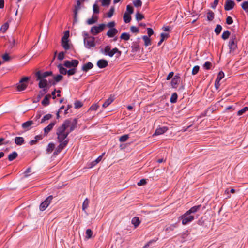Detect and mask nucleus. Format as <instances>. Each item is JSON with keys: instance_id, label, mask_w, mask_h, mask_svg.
<instances>
[{"instance_id": "6e6d98bb", "label": "nucleus", "mask_w": 248, "mask_h": 248, "mask_svg": "<svg viewBox=\"0 0 248 248\" xmlns=\"http://www.w3.org/2000/svg\"><path fill=\"white\" fill-rule=\"evenodd\" d=\"M63 78L62 76L61 75H58L57 76L54 77V79L55 82H58L61 81Z\"/></svg>"}, {"instance_id": "393cba45", "label": "nucleus", "mask_w": 248, "mask_h": 248, "mask_svg": "<svg viewBox=\"0 0 248 248\" xmlns=\"http://www.w3.org/2000/svg\"><path fill=\"white\" fill-rule=\"evenodd\" d=\"M62 46L65 50H68L70 48L69 44L68 43V40L62 39L61 42Z\"/></svg>"}, {"instance_id": "c756f323", "label": "nucleus", "mask_w": 248, "mask_h": 248, "mask_svg": "<svg viewBox=\"0 0 248 248\" xmlns=\"http://www.w3.org/2000/svg\"><path fill=\"white\" fill-rule=\"evenodd\" d=\"M17 153L16 151H14L8 155V160L11 161L15 159V158H16L17 157Z\"/></svg>"}, {"instance_id": "603ef678", "label": "nucleus", "mask_w": 248, "mask_h": 248, "mask_svg": "<svg viewBox=\"0 0 248 248\" xmlns=\"http://www.w3.org/2000/svg\"><path fill=\"white\" fill-rule=\"evenodd\" d=\"M133 4L135 7H140L142 5V2L140 0H136L133 2Z\"/></svg>"}, {"instance_id": "cd10ccee", "label": "nucleus", "mask_w": 248, "mask_h": 248, "mask_svg": "<svg viewBox=\"0 0 248 248\" xmlns=\"http://www.w3.org/2000/svg\"><path fill=\"white\" fill-rule=\"evenodd\" d=\"M55 148V144L53 143H50L48 144L46 149V152L47 154L51 153Z\"/></svg>"}, {"instance_id": "473e14b6", "label": "nucleus", "mask_w": 248, "mask_h": 248, "mask_svg": "<svg viewBox=\"0 0 248 248\" xmlns=\"http://www.w3.org/2000/svg\"><path fill=\"white\" fill-rule=\"evenodd\" d=\"M207 19L209 21H212L214 18V13L212 11H209L207 13Z\"/></svg>"}, {"instance_id": "2f4dec72", "label": "nucleus", "mask_w": 248, "mask_h": 248, "mask_svg": "<svg viewBox=\"0 0 248 248\" xmlns=\"http://www.w3.org/2000/svg\"><path fill=\"white\" fill-rule=\"evenodd\" d=\"M142 38L144 41V45L146 46H148L151 45V39L149 37L144 35L142 37Z\"/></svg>"}, {"instance_id": "2eb2a0df", "label": "nucleus", "mask_w": 248, "mask_h": 248, "mask_svg": "<svg viewBox=\"0 0 248 248\" xmlns=\"http://www.w3.org/2000/svg\"><path fill=\"white\" fill-rule=\"evenodd\" d=\"M108 62L107 60L101 59L98 61L97 65L100 68H103L108 66Z\"/></svg>"}, {"instance_id": "c03bdc74", "label": "nucleus", "mask_w": 248, "mask_h": 248, "mask_svg": "<svg viewBox=\"0 0 248 248\" xmlns=\"http://www.w3.org/2000/svg\"><path fill=\"white\" fill-rule=\"evenodd\" d=\"M224 77V74L222 71H220L217 76L216 80L217 81H220Z\"/></svg>"}, {"instance_id": "7c9ffc66", "label": "nucleus", "mask_w": 248, "mask_h": 248, "mask_svg": "<svg viewBox=\"0 0 248 248\" xmlns=\"http://www.w3.org/2000/svg\"><path fill=\"white\" fill-rule=\"evenodd\" d=\"M123 18L124 21L126 23L130 22L131 19V16L127 12L124 14Z\"/></svg>"}, {"instance_id": "6e6552de", "label": "nucleus", "mask_w": 248, "mask_h": 248, "mask_svg": "<svg viewBox=\"0 0 248 248\" xmlns=\"http://www.w3.org/2000/svg\"><path fill=\"white\" fill-rule=\"evenodd\" d=\"M106 25L104 24H101L98 26H93L91 29V32L93 35H95L101 32L105 28Z\"/></svg>"}, {"instance_id": "680f3d73", "label": "nucleus", "mask_w": 248, "mask_h": 248, "mask_svg": "<svg viewBox=\"0 0 248 248\" xmlns=\"http://www.w3.org/2000/svg\"><path fill=\"white\" fill-rule=\"evenodd\" d=\"M233 23V19L231 16H228L226 18V23L230 25Z\"/></svg>"}, {"instance_id": "864d4df0", "label": "nucleus", "mask_w": 248, "mask_h": 248, "mask_svg": "<svg viewBox=\"0 0 248 248\" xmlns=\"http://www.w3.org/2000/svg\"><path fill=\"white\" fill-rule=\"evenodd\" d=\"M74 105H75V108H78L81 107L82 106L83 104L81 102H80L79 101H78L75 102V103H74Z\"/></svg>"}, {"instance_id": "c85d7f7f", "label": "nucleus", "mask_w": 248, "mask_h": 248, "mask_svg": "<svg viewBox=\"0 0 248 248\" xmlns=\"http://www.w3.org/2000/svg\"><path fill=\"white\" fill-rule=\"evenodd\" d=\"M201 207V205L193 206L191 207L188 211H187V212L190 214L191 213H195L200 209Z\"/></svg>"}, {"instance_id": "69168bd1", "label": "nucleus", "mask_w": 248, "mask_h": 248, "mask_svg": "<svg viewBox=\"0 0 248 248\" xmlns=\"http://www.w3.org/2000/svg\"><path fill=\"white\" fill-rule=\"evenodd\" d=\"M130 31L133 33H137L139 32L138 28L135 26H131L130 28Z\"/></svg>"}, {"instance_id": "e2e57ef3", "label": "nucleus", "mask_w": 248, "mask_h": 248, "mask_svg": "<svg viewBox=\"0 0 248 248\" xmlns=\"http://www.w3.org/2000/svg\"><path fill=\"white\" fill-rule=\"evenodd\" d=\"M126 11L129 14H132L133 12V9L132 7L130 5H127L126 7Z\"/></svg>"}, {"instance_id": "a18cd8bd", "label": "nucleus", "mask_w": 248, "mask_h": 248, "mask_svg": "<svg viewBox=\"0 0 248 248\" xmlns=\"http://www.w3.org/2000/svg\"><path fill=\"white\" fill-rule=\"evenodd\" d=\"M97 21V18L94 19L93 17L88 19L87 21V23L89 25H92L95 23Z\"/></svg>"}, {"instance_id": "aec40b11", "label": "nucleus", "mask_w": 248, "mask_h": 248, "mask_svg": "<svg viewBox=\"0 0 248 248\" xmlns=\"http://www.w3.org/2000/svg\"><path fill=\"white\" fill-rule=\"evenodd\" d=\"M140 221L139 218L137 217H134L131 220V223L134 225V227L137 228L140 223Z\"/></svg>"}, {"instance_id": "0e129e2a", "label": "nucleus", "mask_w": 248, "mask_h": 248, "mask_svg": "<svg viewBox=\"0 0 248 248\" xmlns=\"http://www.w3.org/2000/svg\"><path fill=\"white\" fill-rule=\"evenodd\" d=\"M69 35V31H66L65 32L64 36L62 37V39L63 40H67Z\"/></svg>"}, {"instance_id": "f704fd0d", "label": "nucleus", "mask_w": 248, "mask_h": 248, "mask_svg": "<svg viewBox=\"0 0 248 248\" xmlns=\"http://www.w3.org/2000/svg\"><path fill=\"white\" fill-rule=\"evenodd\" d=\"M120 38L122 39H123V40H128L130 38V35L127 33H126V32H124V33H123L121 36H120Z\"/></svg>"}, {"instance_id": "09e8293b", "label": "nucleus", "mask_w": 248, "mask_h": 248, "mask_svg": "<svg viewBox=\"0 0 248 248\" xmlns=\"http://www.w3.org/2000/svg\"><path fill=\"white\" fill-rule=\"evenodd\" d=\"M211 65H212V64H211V63L210 62L207 61L204 64L203 66L204 68L208 70V69H210Z\"/></svg>"}, {"instance_id": "a878e982", "label": "nucleus", "mask_w": 248, "mask_h": 248, "mask_svg": "<svg viewBox=\"0 0 248 248\" xmlns=\"http://www.w3.org/2000/svg\"><path fill=\"white\" fill-rule=\"evenodd\" d=\"M89 204V200L88 198H86L85 200L84 201L82 206V210L86 213V210L88 208Z\"/></svg>"}, {"instance_id": "f8f14e48", "label": "nucleus", "mask_w": 248, "mask_h": 248, "mask_svg": "<svg viewBox=\"0 0 248 248\" xmlns=\"http://www.w3.org/2000/svg\"><path fill=\"white\" fill-rule=\"evenodd\" d=\"M60 143L59 145L57 147L56 151L54 152V154L57 155L60 153L68 144L67 140L64 142H59Z\"/></svg>"}, {"instance_id": "ddd939ff", "label": "nucleus", "mask_w": 248, "mask_h": 248, "mask_svg": "<svg viewBox=\"0 0 248 248\" xmlns=\"http://www.w3.org/2000/svg\"><path fill=\"white\" fill-rule=\"evenodd\" d=\"M234 2L232 0H227L225 2L224 6V9L226 11H229L232 10L234 6Z\"/></svg>"}, {"instance_id": "423d86ee", "label": "nucleus", "mask_w": 248, "mask_h": 248, "mask_svg": "<svg viewBox=\"0 0 248 248\" xmlns=\"http://www.w3.org/2000/svg\"><path fill=\"white\" fill-rule=\"evenodd\" d=\"M181 218L182 219V224L183 225H186L194 219V217L190 215V214L187 211L182 215Z\"/></svg>"}, {"instance_id": "0eeeda50", "label": "nucleus", "mask_w": 248, "mask_h": 248, "mask_svg": "<svg viewBox=\"0 0 248 248\" xmlns=\"http://www.w3.org/2000/svg\"><path fill=\"white\" fill-rule=\"evenodd\" d=\"M29 79L28 77H25L20 80L19 83L17 85V89L18 91H23L27 88V84L25 82H27Z\"/></svg>"}, {"instance_id": "4c0bfd02", "label": "nucleus", "mask_w": 248, "mask_h": 248, "mask_svg": "<svg viewBox=\"0 0 248 248\" xmlns=\"http://www.w3.org/2000/svg\"><path fill=\"white\" fill-rule=\"evenodd\" d=\"M9 28V23L8 22L5 23L0 28V30L3 32H5Z\"/></svg>"}, {"instance_id": "49530a36", "label": "nucleus", "mask_w": 248, "mask_h": 248, "mask_svg": "<svg viewBox=\"0 0 248 248\" xmlns=\"http://www.w3.org/2000/svg\"><path fill=\"white\" fill-rule=\"evenodd\" d=\"M242 8L246 12L248 11V1L242 3Z\"/></svg>"}, {"instance_id": "a19ab883", "label": "nucleus", "mask_w": 248, "mask_h": 248, "mask_svg": "<svg viewBox=\"0 0 248 248\" xmlns=\"http://www.w3.org/2000/svg\"><path fill=\"white\" fill-rule=\"evenodd\" d=\"M248 110V107H245L239 110L237 112V115L240 116L246 112Z\"/></svg>"}, {"instance_id": "9d476101", "label": "nucleus", "mask_w": 248, "mask_h": 248, "mask_svg": "<svg viewBox=\"0 0 248 248\" xmlns=\"http://www.w3.org/2000/svg\"><path fill=\"white\" fill-rule=\"evenodd\" d=\"M53 199L52 196H48L40 205V210L41 211H44L50 204Z\"/></svg>"}, {"instance_id": "052dcab7", "label": "nucleus", "mask_w": 248, "mask_h": 248, "mask_svg": "<svg viewBox=\"0 0 248 248\" xmlns=\"http://www.w3.org/2000/svg\"><path fill=\"white\" fill-rule=\"evenodd\" d=\"M111 0H103L102 5L103 6H108L110 4Z\"/></svg>"}, {"instance_id": "6ab92c4d", "label": "nucleus", "mask_w": 248, "mask_h": 248, "mask_svg": "<svg viewBox=\"0 0 248 248\" xmlns=\"http://www.w3.org/2000/svg\"><path fill=\"white\" fill-rule=\"evenodd\" d=\"M93 64L91 62H88L86 64L83 65L82 70L84 71L87 72L89 70L92 69L93 67Z\"/></svg>"}, {"instance_id": "8fccbe9b", "label": "nucleus", "mask_w": 248, "mask_h": 248, "mask_svg": "<svg viewBox=\"0 0 248 248\" xmlns=\"http://www.w3.org/2000/svg\"><path fill=\"white\" fill-rule=\"evenodd\" d=\"M114 12V8L113 7H111L108 13V17L109 18L111 17L113 15Z\"/></svg>"}, {"instance_id": "dca6fc26", "label": "nucleus", "mask_w": 248, "mask_h": 248, "mask_svg": "<svg viewBox=\"0 0 248 248\" xmlns=\"http://www.w3.org/2000/svg\"><path fill=\"white\" fill-rule=\"evenodd\" d=\"M56 122L54 121L49 124L44 128V133L45 135L47 134L56 124Z\"/></svg>"}, {"instance_id": "72a5a7b5", "label": "nucleus", "mask_w": 248, "mask_h": 248, "mask_svg": "<svg viewBox=\"0 0 248 248\" xmlns=\"http://www.w3.org/2000/svg\"><path fill=\"white\" fill-rule=\"evenodd\" d=\"M177 97H178V96H177V93H173L171 95V96L170 97V102L172 103H174L176 102Z\"/></svg>"}, {"instance_id": "774afa93", "label": "nucleus", "mask_w": 248, "mask_h": 248, "mask_svg": "<svg viewBox=\"0 0 248 248\" xmlns=\"http://www.w3.org/2000/svg\"><path fill=\"white\" fill-rule=\"evenodd\" d=\"M115 23L114 21H111V22H109L107 25V26L109 27V28H114L113 27L115 26Z\"/></svg>"}, {"instance_id": "f3484780", "label": "nucleus", "mask_w": 248, "mask_h": 248, "mask_svg": "<svg viewBox=\"0 0 248 248\" xmlns=\"http://www.w3.org/2000/svg\"><path fill=\"white\" fill-rule=\"evenodd\" d=\"M118 33V31L115 28H111L109 29L107 33V35L110 38L113 37Z\"/></svg>"}, {"instance_id": "a211bd4d", "label": "nucleus", "mask_w": 248, "mask_h": 248, "mask_svg": "<svg viewBox=\"0 0 248 248\" xmlns=\"http://www.w3.org/2000/svg\"><path fill=\"white\" fill-rule=\"evenodd\" d=\"M51 98V95L48 94L46 95L44 99L42 101V104L44 106H46L48 105L49 104V99Z\"/></svg>"}, {"instance_id": "ea45409f", "label": "nucleus", "mask_w": 248, "mask_h": 248, "mask_svg": "<svg viewBox=\"0 0 248 248\" xmlns=\"http://www.w3.org/2000/svg\"><path fill=\"white\" fill-rule=\"evenodd\" d=\"M51 117H52L51 114H46L45 116H44L43 117V118L42 119L41 123H43L45 122L46 121L49 120L51 118Z\"/></svg>"}, {"instance_id": "4d7b16f0", "label": "nucleus", "mask_w": 248, "mask_h": 248, "mask_svg": "<svg viewBox=\"0 0 248 248\" xmlns=\"http://www.w3.org/2000/svg\"><path fill=\"white\" fill-rule=\"evenodd\" d=\"M2 59L4 61H9L11 60V57L7 53H5L2 55Z\"/></svg>"}, {"instance_id": "1a4fd4ad", "label": "nucleus", "mask_w": 248, "mask_h": 248, "mask_svg": "<svg viewBox=\"0 0 248 248\" xmlns=\"http://www.w3.org/2000/svg\"><path fill=\"white\" fill-rule=\"evenodd\" d=\"M79 63L77 60H72L71 61H65L64 62L63 65L68 68H76Z\"/></svg>"}, {"instance_id": "37998d69", "label": "nucleus", "mask_w": 248, "mask_h": 248, "mask_svg": "<svg viewBox=\"0 0 248 248\" xmlns=\"http://www.w3.org/2000/svg\"><path fill=\"white\" fill-rule=\"evenodd\" d=\"M221 30H222L221 26L220 25H217L215 29V32L216 33V34L218 35L220 33Z\"/></svg>"}, {"instance_id": "f03ea898", "label": "nucleus", "mask_w": 248, "mask_h": 248, "mask_svg": "<svg viewBox=\"0 0 248 248\" xmlns=\"http://www.w3.org/2000/svg\"><path fill=\"white\" fill-rule=\"evenodd\" d=\"M39 80L38 86L40 88L43 89L44 93H46L48 92L47 86L48 84L52 85H55V82L51 80H47L46 78H42L40 79H37Z\"/></svg>"}, {"instance_id": "c9c22d12", "label": "nucleus", "mask_w": 248, "mask_h": 248, "mask_svg": "<svg viewBox=\"0 0 248 248\" xmlns=\"http://www.w3.org/2000/svg\"><path fill=\"white\" fill-rule=\"evenodd\" d=\"M230 35V32L229 31H224L222 34V38L224 40L228 39Z\"/></svg>"}, {"instance_id": "39448f33", "label": "nucleus", "mask_w": 248, "mask_h": 248, "mask_svg": "<svg viewBox=\"0 0 248 248\" xmlns=\"http://www.w3.org/2000/svg\"><path fill=\"white\" fill-rule=\"evenodd\" d=\"M95 38L93 37H87L84 38V44L85 46L87 48L94 47L95 43L94 42Z\"/></svg>"}, {"instance_id": "5fc2aeb1", "label": "nucleus", "mask_w": 248, "mask_h": 248, "mask_svg": "<svg viewBox=\"0 0 248 248\" xmlns=\"http://www.w3.org/2000/svg\"><path fill=\"white\" fill-rule=\"evenodd\" d=\"M99 107V105L97 104L92 105L89 108V110H96Z\"/></svg>"}, {"instance_id": "5701e85b", "label": "nucleus", "mask_w": 248, "mask_h": 248, "mask_svg": "<svg viewBox=\"0 0 248 248\" xmlns=\"http://www.w3.org/2000/svg\"><path fill=\"white\" fill-rule=\"evenodd\" d=\"M114 100L113 97L111 95L103 104V108H106Z\"/></svg>"}, {"instance_id": "3c124183", "label": "nucleus", "mask_w": 248, "mask_h": 248, "mask_svg": "<svg viewBox=\"0 0 248 248\" xmlns=\"http://www.w3.org/2000/svg\"><path fill=\"white\" fill-rule=\"evenodd\" d=\"M199 66H195L193 68V69H192V75H196L199 71Z\"/></svg>"}, {"instance_id": "79ce46f5", "label": "nucleus", "mask_w": 248, "mask_h": 248, "mask_svg": "<svg viewBox=\"0 0 248 248\" xmlns=\"http://www.w3.org/2000/svg\"><path fill=\"white\" fill-rule=\"evenodd\" d=\"M76 68H73L67 70V74L68 76H71L74 75L76 73Z\"/></svg>"}, {"instance_id": "7ed1b4c3", "label": "nucleus", "mask_w": 248, "mask_h": 248, "mask_svg": "<svg viewBox=\"0 0 248 248\" xmlns=\"http://www.w3.org/2000/svg\"><path fill=\"white\" fill-rule=\"evenodd\" d=\"M237 38L236 34H232L229 42L230 51H234L237 48Z\"/></svg>"}, {"instance_id": "4be33fe9", "label": "nucleus", "mask_w": 248, "mask_h": 248, "mask_svg": "<svg viewBox=\"0 0 248 248\" xmlns=\"http://www.w3.org/2000/svg\"><path fill=\"white\" fill-rule=\"evenodd\" d=\"M180 81L179 78L175 76L174 77L171 82V85L173 88H176L177 85H178L179 82Z\"/></svg>"}, {"instance_id": "13d9d810", "label": "nucleus", "mask_w": 248, "mask_h": 248, "mask_svg": "<svg viewBox=\"0 0 248 248\" xmlns=\"http://www.w3.org/2000/svg\"><path fill=\"white\" fill-rule=\"evenodd\" d=\"M64 55H65L64 52H60L58 56V59L60 61H62V60H63L64 58Z\"/></svg>"}, {"instance_id": "de8ad7c7", "label": "nucleus", "mask_w": 248, "mask_h": 248, "mask_svg": "<svg viewBox=\"0 0 248 248\" xmlns=\"http://www.w3.org/2000/svg\"><path fill=\"white\" fill-rule=\"evenodd\" d=\"M144 18V16L140 13H137L136 14V18L138 21L142 20Z\"/></svg>"}, {"instance_id": "412c9836", "label": "nucleus", "mask_w": 248, "mask_h": 248, "mask_svg": "<svg viewBox=\"0 0 248 248\" xmlns=\"http://www.w3.org/2000/svg\"><path fill=\"white\" fill-rule=\"evenodd\" d=\"M33 122L32 121H28L22 124V127L26 130L29 129L30 126L33 124Z\"/></svg>"}, {"instance_id": "4468645a", "label": "nucleus", "mask_w": 248, "mask_h": 248, "mask_svg": "<svg viewBox=\"0 0 248 248\" xmlns=\"http://www.w3.org/2000/svg\"><path fill=\"white\" fill-rule=\"evenodd\" d=\"M168 128L167 127H159L157 128L154 134H153V136H157V135H160L163 133H164L165 132H166L168 130Z\"/></svg>"}, {"instance_id": "9b49d317", "label": "nucleus", "mask_w": 248, "mask_h": 248, "mask_svg": "<svg viewBox=\"0 0 248 248\" xmlns=\"http://www.w3.org/2000/svg\"><path fill=\"white\" fill-rule=\"evenodd\" d=\"M52 72L51 71H46L42 72L40 71H37L35 73V76L37 78V79L46 78L47 77L51 75Z\"/></svg>"}, {"instance_id": "f257e3e1", "label": "nucleus", "mask_w": 248, "mask_h": 248, "mask_svg": "<svg viewBox=\"0 0 248 248\" xmlns=\"http://www.w3.org/2000/svg\"><path fill=\"white\" fill-rule=\"evenodd\" d=\"M77 123V120L76 118L66 120L57 129L56 135L58 141L64 142L67 140L68 142L69 139L67 138V136L76 128Z\"/></svg>"}, {"instance_id": "20e7f679", "label": "nucleus", "mask_w": 248, "mask_h": 248, "mask_svg": "<svg viewBox=\"0 0 248 248\" xmlns=\"http://www.w3.org/2000/svg\"><path fill=\"white\" fill-rule=\"evenodd\" d=\"M101 52L104 53L105 55H108L109 57H112L115 53H121L120 51H119L117 48H114L111 50V47L109 46H107L105 47L104 51L102 50Z\"/></svg>"}, {"instance_id": "e433bc0d", "label": "nucleus", "mask_w": 248, "mask_h": 248, "mask_svg": "<svg viewBox=\"0 0 248 248\" xmlns=\"http://www.w3.org/2000/svg\"><path fill=\"white\" fill-rule=\"evenodd\" d=\"M93 235V232L90 229H88L86 231V238H91Z\"/></svg>"}, {"instance_id": "b1692460", "label": "nucleus", "mask_w": 248, "mask_h": 248, "mask_svg": "<svg viewBox=\"0 0 248 248\" xmlns=\"http://www.w3.org/2000/svg\"><path fill=\"white\" fill-rule=\"evenodd\" d=\"M64 65L60 64L58 65V68L59 69V72L61 74L66 75L67 74V69L64 67Z\"/></svg>"}, {"instance_id": "bf43d9fd", "label": "nucleus", "mask_w": 248, "mask_h": 248, "mask_svg": "<svg viewBox=\"0 0 248 248\" xmlns=\"http://www.w3.org/2000/svg\"><path fill=\"white\" fill-rule=\"evenodd\" d=\"M93 11L94 13H98L99 12V7L96 3L93 5Z\"/></svg>"}, {"instance_id": "bb28decb", "label": "nucleus", "mask_w": 248, "mask_h": 248, "mask_svg": "<svg viewBox=\"0 0 248 248\" xmlns=\"http://www.w3.org/2000/svg\"><path fill=\"white\" fill-rule=\"evenodd\" d=\"M24 141V139L22 137H16L15 139V142L18 145H22Z\"/></svg>"}, {"instance_id": "58836bf2", "label": "nucleus", "mask_w": 248, "mask_h": 248, "mask_svg": "<svg viewBox=\"0 0 248 248\" xmlns=\"http://www.w3.org/2000/svg\"><path fill=\"white\" fill-rule=\"evenodd\" d=\"M129 138V135L128 134L124 135L121 136L119 138V141L120 142L126 141Z\"/></svg>"}, {"instance_id": "338daca9", "label": "nucleus", "mask_w": 248, "mask_h": 248, "mask_svg": "<svg viewBox=\"0 0 248 248\" xmlns=\"http://www.w3.org/2000/svg\"><path fill=\"white\" fill-rule=\"evenodd\" d=\"M147 33L148 35V37H150L154 33V31L152 29L150 28H147Z\"/></svg>"}]
</instances>
